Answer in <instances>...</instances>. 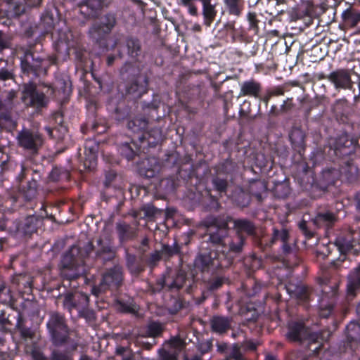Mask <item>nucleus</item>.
Returning <instances> with one entry per match:
<instances>
[{"label": "nucleus", "mask_w": 360, "mask_h": 360, "mask_svg": "<svg viewBox=\"0 0 360 360\" xmlns=\"http://www.w3.org/2000/svg\"><path fill=\"white\" fill-rule=\"evenodd\" d=\"M161 256H162L161 253L158 252L152 254L150 257V263L153 265H155L156 262L160 259Z\"/></svg>", "instance_id": "4d7b16f0"}, {"label": "nucleus", "mask_w": 360, "mask_h": 360, "mask_svg": "<svg viewBox=\"0 0 360 360\" xmlns=\"http://www.w3.org/2000/svg\"><path fill=\"white\" fill-rule=\"evenodd\" d=\"M122 72L135 73L139 72V68H134L131 63H127L122 69Z\"/></svg>", "instance_id": "5fc2aeb1"}, {"label": "nucleus", "mask_w": 360, "mask_h": 360, "mask_svg": "<svg viewBox=\"0 0 360 360\" xmlns=\"http://www.w3.org/2000/svg\"><path fill=\"white\" fill-rule=\"evenodd\" d=\"M342 16L345 21L352 26L356 25L360 22V13L354 12L351 9L345 10Z\"/></svg>", "instance_id": "2f4dec72"}, {"label": "nucleus", "mask_w": 360, "mask_h": 360, "mask_svg": "<svg viewBox=\"0 0 360 360\" xmlns=\"http://www.w3.org/2000/svg\"><path fill=\"white\" fill-rule=\"evenodd\" d=\"M64 307L69 310L70 312L75 309L78 311V307L75 299V293L67 295L64 300Z\"/></svg>", "instance_id": "a19ab883"}, {"label": "nucleus", "mask_w": 360, "mask_h": 360, "mask_svg": "<svg viewBox=\"0 0 360 360\" xmlns=\"http://www.w3.org/2000/svg\"><path fill=\"white\" fill-rule=\"evenodd\" d=\"M124 311L132 314H135L137 311V307L134 304L127 305L124 307Z\"/></svg>", "instance_id": "0e129e2a"}, {"label": "nucleus", "mask_w": 360, "mask_h": 360, "mask_svg": "<svg viewBox=\"0 0 360 360\" xmlns=\"http://www.w3.org/2000/svg\"><path fill=\"white\" fill-rule=\"evenodd\" d=\"M347 338L352 348L360 342V323L352 321L347 326Z\"/></svg>", "instance_id": "5701e85b"}, {"label": "nucleus", "mask_w": 360, "mask_h": 360, "mask_svg": "<svg viewBox=\"0 0 360 360\" xmlns=\"http://www.w3.org/2000/svg\"><path fill=\"white\" fill-rule=\"evenodd\" d=\"M42 60L35 57L31 52H27L21 60V68L24 72H37L41 66Z\"/></svg>", "instance_id": "a211bd4d"}, {"label": "nucleus", "mask_w": 360, "mask_h": 360, "mask_svg": "<svg viewBox=\"0 0 360 360\" xmlns=\"http://www.w3.org/2000/svg\"><path fill=\"white\" fill-rule=\"evenodd\" d=\"M141 210L144 216L149 218L154 217L158 212V210L150 204L145 205Z\"/></svg>", "instance_id": "a18cd8bd"}, {"label": "nucleus", "mask_w": 360, "mask_h": 360, "mask_svg": "<svg viewBox=\"0 0 360 360\" xmlns=\"http://www.w3.org/2000/svg\"><path fill=\"white\" fill-rule=\"evenodd\" d=\"M291 108V103H288V101H284L279 108L281 113L285 112Z\"/></svg>", "instance_id": "052dcab7"}, {"label": "nucleus", "mask_w": 360, "mask_h": 360, "mask_svg": "<svg viewBox=\"0 0 360 360\" xmlns=\"http://www.w3.org/2000/svg\"><path fill=\"white\" fill-rule=\"evenodd\" d=\"M179 252V247L176 243H174L172 245H164L161 250V255L167 257L177 255Z\"/></svg>", "instance_id": "c9c22d12"}, {"label": "nucleus", "mask_w": 360, "mask_h": 360, "mask_svg": "<svg viewBox=\"0 0 360 360\" xmlns=\"http://www.w3.org/2000/svg\"><path fill=\"white\" fill-rule=\"evenodd\" d=\"M192 280L187 278L184 270L179 269L174 273H170L164 277L163 285L170 290H179L183 286L191 285Z\"/></svg>", "instance_id": "f8f14e48"}, {"label": "nucleus", "mask_w": 360, "mask_h": 360, "mask_svg": "<svg viewBox=\"0 0 360 360\" xmlns=\"http://www.w3.org/2000/svg\"><path fill=\"white\" fill-rule=\"evenodd\" d=\"M47 328L56 345L64 342L67 338L68 329L64 317L58 314L52 313L47 322Z\"/></svg>", "instance_id": "423d86ee"}, {"label": "nucleus", "mask_w": 360, "mask_h": 360, "mask_svg": "<svg viewBox=\"0 0 360 360\" xmlns=\"http://www.w3.org/2000/svg\"><path fill=\"white\" fill-rule=\"evenodd\" d=\"M201 25L198 23H195L191 28V30L195 32H201Z\"/></svg>", "instance_id": "774afa93"}, {"label": "nucleus", "mask_w": 360, "mask_h": 360, "mask_svg": "<svg viewBox=\"0 0 360 360\" xmlns=\"http://www.w3.org/2000/svg\"><path fill=\"white\" fill-rule=\"evenodd\" d=\"M103 254L108 255L107 257H103V259H110L114 255L111 250L110 240L107 238H99L97 240L96 255L98 257H102Z\"/></svg>", "instance_id": "bb28decb"}, {"label": "nucleus", "mask_w": 360, "mask_h": 360, "mask_svg": "<svg viewBox=\"0 0 360 360\" xmlns=\"http://www.w3.org/2000/svg\"><path fill=\"white\" fill-rule=\"evenodd\" d=\"M335 245L338 251L342 254L352 250H354V253H357L360 250V243L359 240L353 238L351 233L347 234L345 237H338Z\"/></svg>", "instance_id": "ddd939ff"}, {"label": "nucleus", "mask_w": 360, "mask_h": 360, "mask_svg": "<svg viewBox=\"0 0 360 360\" xmlns=\"http://www.w3.org/2000/svg\"><path fill=\"white\" fill-rule=\"evenodd\" d=\"M120 153L127 160H131L136 155V152L134 150L133 146L129 143H124L120 147Z\"/></svg>", "instance_id": "4c0bfd02"}, {"label": "nucleus", "mask_w": 360, "mask_h": 360, "mask_svg": "<svg viewBox=\"0 0 360 360\" xmlns=\"http://www.w3.org/2000/svg\"><path fill=\"white\" fill-rule=\"evenodd\" d=\"M202 4V15L203 23L207 27H210L214 20L217 14V3L213 0H199Z\"/></svg>", "instance_id": "2eb2a0df"}, {"label": "nucleus", "mask_w": 360, "mask_h": 360, "mask_svg": "<svg viewBox=\"0 0 360 360\" xmlns=\"http://www.w3.org/2000/svg\"><path fill=\"white\" fill-rule=\"evenodd\" d=\"M231 220L228 217L214 219L208 226L210 240L215 247L209 252L200 255L195 259V265L202 271L227 268L232 264L234 255L241 252L243 237L240 235L233 238L228 236L227 226Z\"/></svg>", "instance_id": "f257e3e1"}, {"label": "nucleus", "mask_w": 360, "mask_h": 360, "mask_svg": "<svg viewBox=\"0 0 360 360\" xmlns=\"http://www.w3.org/2000/svg\"><path fill=\"white\" fill-rule=\"evenodd\" d=\"M127 54L131 59H136L141 53V45L137 39L132 38L126 41Z\"/></svg>", "instance_id": "c756f323"}, {"label": "nucleus", "mask_w": 360, "mask_h": 360, "mask_svg": "<svg viewBox=\"0 0 360 360\" xmlns=\"http://www.w3.org/2000/svg\"><path fill=\"white\" fill-rule=\"evenodd\" d=\"M261 85L259 82L252 79L245 81L240 84V91L238 97L248 96L257 98L259 97Z\"/></svg>", "instance_id": "6ab92c4d"}, {"label": "nucleus", "mask_w": 360, "mask_h": 360, "mask_svg": "<svg viewBox=\"0 0 360 360\" xmlns=\"http://www.w3.org/2000/svg\"><path fill=\"white\" fill-rule=\"evenodd\" d=\"M333 148H330L338 157H344L353 153L352 141L348 139L347 135L340 136L334 143Z\"/></svg>", "instance_id": "4468645a"}, {"label": "nucleus", "mask_w": 360, "mask_h": 360, "mask_svg": "<svg viewBox=\"0 0 360 360\" xmlns=\"http://www.w3.org/2000/svg\"><path fill=\"white\" fill-rule=\"evenodd\" d=\"M44 217L30 215L22 221L18 227V230L24 234H31L37 229L39 222Z\"/></svg>", "instance_id": "aec40b11"}, {"label": "nucleus", "mask_w": 360, "mask_h": 360, "mask_svg": "<svg viewBox=\"0 0 360 360\" xmlns=\"http://www.w3.org/2000/svg\"><path fill=\"white\" fill-rule=\"evenodd\" d=\"M290 360H305L301 352L292 353L289 356Z\"/></svg>", "instance_id": "bf43d9fd"}, {"label": "nucleus", "mask_w": 360, "mask_h": 360, "mask_svg": "<svg viewBox=\"0 0 360 360\" xmlns=\"http://www.w3.org/2000/svg\"><path fill=\"white\" fill-rule=\"evenodd\" d=\"M270 113L273 115H278L281 114L280 110L278 109L275 105L272 106L270 110Z\"/></svg>", "instance_id": "338daca9"}, {"label": "nucleus", "mask_w": 360, "mask_h": 360, "mask_svg": "<svg viewBox=\"0 0 360 360\" xmlns=\"http://www.w3.org/2000/svg\"><path fill=\"white\" fill-rule=\"evenodd\" d=\"M78 314L80 316L84 317L89 321L94 319V313L93 311L86 308L81 310L80 307H78Z\"/></svg>", "instance_id": "49530a36"}, {"label": "nucleus", "mask_w": 360, "mask_h": 360, "mask_svg": "<svg viewBox=\"0 0 360 360\" xmlns=\"http://www.w3.org/2000/svg\"><path fill=\"white\" fill-rule=\"evenodd\" d=\"M336 290V283L331 286L326 284L323 285V295L319 301L321 316L327 318L330 314L333 307V298L335 295Z\"/></svg>", "instance_id": "9d476101"}, {"label": "nucleus", "mask_w": 360, "mask_h": 360, "mask_svg": "<svg viewBox=\"0 0 360 360\" xmlns=\"http://www.w3.org/2000/svg\"><path fill=\"white\" fill-rule=\"evenodd\" d=\"M162 326L159 323L153 322L148 325V333L150 336H158L162 333Z\"/></svg>", "instance_id": "79ce46f5"}, {"label": "nucleus", "mask_w": 360, "mask_h": 360, "mask_svg": "<svg viewBox=\"0 0 360 360\" xmlns=\"http://www.w3.org/2000/svg\"><path fill=\"white\" fill-rule=\"evenodd\" d=\"M52 359L53 360H71L70 357L64 353L58 352H54L52 354Z\"/></svg>", "instance_id": "3c124183"}, {"label": "nucleus", "mask_w": 360, "mask_h": 360, "mask_svg": "<svg viewBox=\"0 0 360 360\" xmlns=\"http://www.w3.org/2000/svg\"><path fill=\"white\" fill-rule=\"evenodd\" d=\"M290 139L295 148L300 150L304 146V132L298 127H294L290 134Z\"/></svg>", "instance_id": "a878e982"}, {"label": "nucleus", "mask_w": 360, "mask_h": 360, "mask_svg": "<svg viewBox=\"0 0 360 360\" xmlns=\"http://www.w3.org/2000/svg\"><path fill=\"white\" fill-rule=\"evenodd\" d=\"M134 260L135 259L134 257L129 258L127 261V265L131 273L138 274L141 271V269L139 267V266L134 263Z\"/></svg>", "instance_id": "09e8293b"}, {"label": "nucleus", "mask_w": 360, "mask_h": 360, "mask_svg": "<svg viewBox=\"0 0 360 360\" xmlns=\"http://www.w3.org/2000/svg\"><path fill=\"white\" fill-rule=\"evenodd\" d=\"M212 184L214 188L219 192H224L228 185L226 180L219 177L214 178L212 179Z\"/></svg>", "instance_id": "37998d69"}, {"label": "nucleus", "mask_w": 360, "mask_h": 360, "mask_svg": "<svg viewBox=\"0 0 360 360\" xmlns=\"http://www.w3.org/2000/svg\"><path fill=\"white\" fill-rule=\"evenodd\" d=\"M115 23V15L109 13L103 15L91 27L89 34L94 40L98 41L111 32Z\"/></svg>", "instance_id": "1a4fd4ad"}, {"label": "nucleus", "mask_w": 360, "mask_h": 360, "mask_svg": "<svg viewBox=\"0 0 360 360\" xmlns=\"http://www.w3.org/2000/svg\"><path fill=\"white\" fill-rule=\"evenodd\" d=\"M229 14L239 17L244 9V0H224Z\"/></svg>", "instance_id": "393cba45"}, {"label": "nucleus", "mask_w": 360, "mask_h": 360, "mask_svg": "<svg viewBox=\"0 0 360 360\" xmlns=\"http://www.w3.org/2000/svg\"><path fill=\"white\" fill-rule=\"evenodd\" d=\"M20 333H21V335L22 336V338H32V331L28 328H21L20 329Z\"/></svg>", "instance_id": "6e6d98bb"}, {"label": "nucleus", "mask_w": 360, "mask_h": 360, "mask_svg": "<svg viewBox=\"0 0 360 360\" xmlns=\"http://www.w3.org/2000/svg\"><path fill=\"white\" fill-rule=\"evenodd\" d=\"M148 79L146 76L138 75L127 87V92L134 98L140 97L146 92Z\"/></svg>", "instance_id": "dca6fc26"}, {"label": "nucleus", "mask_w": 360, "mask_h": 360, "mask_svg": "<svg viewBox=\"0 0 360 360\" xmlns=\"http://www.w3.org/2000/svg\"><path fill=\"white\" fill-rule=\"evenodd\" d=\"M11 77V74L6 70L1 69L0 70V79L3 80H6L9 79Z\"/></svg>", "instance_id": "680f3d73"}, {"label": "nucleus", "mask_w": 360, "mask_h": 360, "mask_svg": "<svg viewBox=\"0 0 360 360\" xmlns=\"http://www.w3.org/2000/svg\"><path fill=\"white\" fill-rule=\"evenodd\" d=\"M116 231L122 243L132 239L136 236V229L124 222L116 224Z\"/></svg>", "instance_id": "412c9836"}, {"label": "nucleus", "mask_w": 360, "mask_h": 360, "mask_svg": "<svg viewBox=\"0 0 360 360\" xmlns=\"http://www.w3.org/2000/svg\"><path fill=\"white\" fill-rule=\"evenodd\" d=\"M227 359L234 360H244L243 356L240 352V347L238 344H234L229 351Z\"/></svg>", "instance_id": "58836bf2"}, {"label": "nucleus", "mask_w": 360, "mask_h": 360, "mask_svg": "<svg viewBox=\"0 0 360 360\" xmlns=\"http://www.w3.org/2000/svg\"><path fill=\"white\" fill-rule=\"evenodd\" d=\"M131 353V351L124 347H119L116 349V354L118 357H120V359H122V356H127V354Z\"/></svg>", "instance_id": "603ef678"}, {"label": "nucleus", "mask_w": 360, "mask_h": 360, "mask_svg": "<svg viewBox=\"0 0 360 360\" xmlns=\"http://www.w3.org/2000/svg\"><path fill=\"white\" fill-rule=\"evenodd\" d=\"M195 0H179V4L187 8L188 13L192 16H198V11L196 5L194 4Z\"/></svg>", "instance_id": "f704fd0d"}, {"label": "nucleus", "mask_w": 360, "mask_h": 360, "mask_svg": "<svg viewBox=\"0 0 360 360\" xmlns=\"http://www.w3.org/2000/svg\"><path fill=\"white\" fill-rule=\"evenodd\" d=\"M122 278L121 267L115 266L106 271L99 285L92 288V293L98 296L108 289L117 288L121 284Z\"/></svg>", "instance_id": "39448f33"}, {"label": "nucleus", "mask_w": 360, "mask_h": 360, "mask_svg": "<svg viewBox=\"0 0 360 360\" xmlns=\"http://www.w3.org/2000/svg\"><path fill=\"white\" fill-rule=\"evenodd\" d=\"M18 145L32 153H37L43 145V138L37 131L27 129L19 132L17 136Z\"/></svg>", "instance_id": "6e6552de"}, {"label": "nucleus", "mask_w": 360, "mask_h": 360, "mask_svg": "<svg viewBox=\"0 0 360 360\" xmlns=\"http://www.w3.org/2000/svg\"><path fill=\"white\" fill-rule=\"evenodd\" d=\"M292 296L301 301H307L310 298L311 293L307 287L304 285H297L293 291Z\"/></svg>", "instance_id": "473e14b6"}, {"label": "nucleus", "mask_w": 360, "mask_h": 360, "mask_svg": "<svg viewBox=\"0 0 360 360\" xmlns=\"http://www.w3.org/2000/svg\"><path fill=\"white\" fill-rule=\"evenodd\" d=\"M221 284H222V280L221 278H217L212 283L211 288L212 290L217 289L218 288H219L221 285Z\"/></svg>", "instance_id": "e2e57ef3"}, {"label": "nucleus", "mask_w": 360, "mask_h": 360, "mask_svg": "<svg viewBox=\"0 0 360 360\" xmlns=\"http://www.w3.org/2000/svg\"><path fill=\"white\" fill-rule=\"evenodd\" d=\"M289 238V233L286 229H282L281 230H278L277 229H274L273 237H272V243H274L278 240H281L283 243H287Z\"/></svg>", "instance_id": "72a5a7b5"}, {"label": "nucleus", "mask_w": 360, "mask_h": 360, "mask_svg": "<svg viewBox=\"0 0 360 360\" xmlns=\"http://www.w3.org/2000/svg\"><path fill=\"white\" fill-rule=\"evenodd\" d=\"M143 167L141 169V173L147 178L155 176L160 170V165L155 158H148L146 162H143Z\"/></svg>", "instance_id": "b1692460"}, {"label": "nucleus", "mask_w": 360, "mask_h": 360, "mask_svg": "<svg viewBox=\"0 0 360 360\" xmlns=\"http://www.w3.org/2000/svg\"><path fill=\"white\" fill-rule=\"evenodd\" d=\"M84 149V165L86 167L91 169L96 165L98 146L94 140H88L85 143Z\"/></svg>", "instance_id": "f3484780"}, {"label": "nucleus", "mask_w": 360, "mask_h": 360, "mask_svg": "<svg viewBox=\"0 0 360 360\" xmlns=\"http://www.w3.org/2000/svg\"><path fill=\"white\" fill-rule=\"evenodd\" d=\"M327 79L334 84L335 89H351L353 86L351 70L349 69H338L330 72Z\"/></svg>", "instance_id": "9b49d317"}, {"label": "nucleus", "mask_w": 360, "mask_h": 360, "mask_svg": "<svg viewBox=\"0 0 360 360\" xmlns=\"http://www.w3.org/2000/svg\"><path fill=\"white\" fill-rule=\"evenodd\" d=\"M22 100L25 105L37 109L46 107L49 102L44 93L39 91L32 83L24 85Z\"/></svg>", "instance_id": "0eeeda50"}, {"label": "nucleus", "mask_w": 360, "mask_h": 360, "mask_svg": "<svg viewBox=\"0 0 360 360\" xmlns=\"http://www.w3.org/2000/svg\"><path fill=\"white\" fill-rule=\"evenodd\" d=\"M335 221V216L330 213H319L313 220V222L317 226H329Z\"/></svg>", "instance_id": "c85d7f7f"}, {"label": "nucleus", "mask_w": 360, "mask_h": 360, "mask_svg": "<svg viewBox=\"0 0 360 360\" xmlns=\"http://www.w3.org/2000/svg\"><path fill=\"white\" fill-rule=\"evenodd\" d=\"M32 356L34 360H44L45 357L43 353L37 348H34L32 351Z\"/></svg>", "instance_id": "864d4df0"}, {"label": "nucleus", "mask_w": 360, "mask_h": 360, "mask_svg": "<svg viewBox=\"0 0 360 360\" xmlns=\"http://www.w3.org/2000/svg\"><path fill=\"white\" fill-rule=\"evenodd\" d=\"M287 337L289 340L295 342L307 340L309 343V349L316 353L323 342L328 340L329 333L328 331L321 333H312L302 323H294L290 326Z\"/></svg>", "instance_id": "f03ea898"}, {"label": "nucleus", "mask_w": 360, "mask_h": 360, "mask_svg": "<svg viewBox=\"0 0 360 360\" xmlns=\"http://www.w3.org/2000/svg\"><path fill=\"white\" fill-rule=\"evenodd\" d=\"M75 299L76 300L77 306L80 307L81 310L88 307L89 297L87 295L80 292H75Z\"/></svg>", "instance_id": "ea45409f"}, {"label": "nucleus", "mask_w": 360, "mask_h": 360, "mask_svg": "<svg viewBox=\"0 0 360 360\" xmlns=\"http://www.w3.org/2000/svg\"><path fill=\"white\" fill-rule=\"evenodd\" d=\"M212 347V342L206 340L200 343L198 349L202 354H205L211 349Z\"/></svg>", "instance_id": "de8ad7c7"}, {"label": "nucleus", "mask_w": 360, "mask_h": 360, "mask_svg": "<svg viewBox=\"0 0 360 360\" xmlns=\"http://www.w3.org/2000/svg\"><path fill=\"white\" fill-rule=\"evenodd\" d=\"M234 227L238 232H245L248 234H251L254 231L253 224L248 220L246 219H238L233 221Z\"/></svg>", "instance_id": "7c9ffc66"}, {"label": "nucleus", "mask_w": 360, "mask_h": 360, "mask_svg": "<svg viewBox=\"0 0 360 360\" xmlns=\"http://www.w3.org/2000/svg\"><path fill=\"white\" fill-rule=\"evenodd\" d=\"M283 246H282V249H283V252L285 253V254H288L290 253L291 251H292V248L290 245L288 244V242L287 243H283Z\"/></svg>", "instance_id": "69168bd1"}, {"label": "nucleus", "mask_w": 360, "mask_h": 360, "mask_svg": "<svg viewBox=\"0 0 360 360\" xmlns=\"http://www.w3.org/2000/svg\"><path fill=\"white\" fill-rule=\"evenodd\" d=\"M360 288V267L349 274L347 283L348 293L354 295Z\"/></svg>", "instance_id": "cd10ccee"}, {"label": "nucleus", "mask_w": 360, "mask_h": 360, "mask_svg": "<svg viewBox=\"0 0 360 360\" xmlns=\"http://www.w3.org/2000/svg\"><path fill=\"white\" fill-rule=\"evenodd\" d=\"M37 183L36 181L32 180L29 181L26 188L24 190L25 197L27 200H32L37 193Z\"/></svg>", "instance_id": "e433bc0d"}, {"label": "nucleus", "mask_w": 360, "mask_h": 360, "mask_svg": "<svg viewBox=\"0 0 360 360\" xmlns=\"http://www.w3.org/2000/svg\"><path fill=\"white\" fill-rule=\"evenodd\" d=\"M247 19L250 23V26L252 28H255L257 27V15L255 13H248L247 15Z\"/></svg>", "instance_id": "8fccbe9b"}, {"label": "nucleus", "mask_w": 360, "mask_h": 360, "mask_svg": "<svg viewBox=\"0 0 360 360\" xmlns=\"http://www.w3.org/2000/svg\"><path fill=\"white\" fill-rule=\"evenodd\" d=\"M46 131L48 133V134L52 137L53 136V133L54 131H60L63 133H65L66 131V128L63 126H60L58 129L54 128L53 129H51V127H46Z\"/></svg>", "instance_id": "13d9d810"}, {"label": "nucleus", "mask_w": 360, "mask_h": 360, "mask_svg": "<svg viewBox=\"0 0 360 360\" xmlns=\"http://www.w3.org/2000/svg\"><path fill=\"white\" fill-rule=\"evenodd\" d=\"M103 6V3L101 0H87L86 4L82 7V9L86 7L91 8L92 11H96L101 8Z\"/></svg>", "instance_id": "c03bdc74"}, {"label": "nucleus", "mask_w": 360, "mask_h": 360, "mask_svg": "<svg viewBox=\"0 0 360 360\" xmlns=\"http://www.w3.org/2000/svg\"><path fill=\"white\" fill-rule=\"evenodd\" d=\"M186 345V340L180 335L171 337L158 350V360H179Z\"/></svg>", "instance_id": "20e7f679"}, {"label": "nucleus", "mask_w": 360, "mask_h": 360, "mask_svg": "<svg viewBox=\"0 0 360 360\" xmlns=\"http://www.w3.org/2000/svg\"><path fill=\"white\" fill-rule=\"evenodd\" d=\"M84 255L76 245H72L63 255L60 266L63 274L70 278H75L84 273Z\"/></svg>", "instance_id": "7ed1b4c3"}, {"label": "nucleus", "mask_w": 360, "mask_h": 360, "mask_svg": "<svg viewBox=\"0 0 360 360\" xmlns=\"http://www.w3.org/2000/svg\"><path fill=\"white\" fill-rule=\"evenodd\" d=\"M231 319L225 316H216L211 320V326L214 332L222 334L231 328Z\"/></svg>", "instance_id": "4be33fe9"}]
</instances>
